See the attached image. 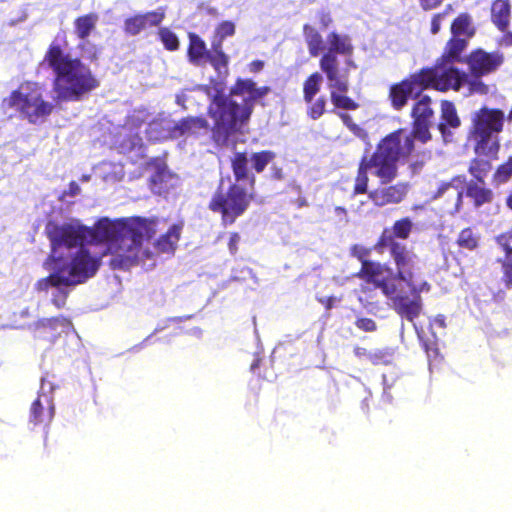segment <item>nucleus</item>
I'll use <instances>...</instances> for the list:
<instances>
[{
    "label": "nucleus",
    "mask_w": 512,
    "mask_h": 512,
    "mask_svg": "<svg viewBox=\"0 0 512 512\" xmlns=\"http://www.w3.org/2000/svg\"><path fill=\"white\" fill-rule=\"evenodd\" d=\"M188 57L192 64L201 66L207 63L210 52L207 51L205 42L195 34H189Z\"/></svg>",
    "instance_id": "aec40b11"
},
{
    "label": "nucleus",
    "mask_w": 512,
    "mask_h": 512,
    "mask_svg": "<svg viewBox=\"0 0 512 512\" xmlns=\"http://www.w3.org/2000/svg\"><path fill=\"white\" fill-rule=\"evenodd\" d=\"M326 100L324 97H320L314 103L311 104L308 110V114L312 119H318L322 116L325 111Z\"/></svg>",
    "instance_id": "c03bdc74"
},
{
    "label": "nucleus",
    "mask_w": 512,
    "mask_h": 512,
    "mask_svg": "<svg viewBox=\"0 0 512 512\" xmlns=\"http://www.w3.org/2000/svg\"><path fill=\"white\" fill-rule=\"evenodd\" d=\"M303 34L311 56L317 57L322 51H324L322 36L316 28L306 24L303 27Z\"/></svg>",
    "instance_id": "b1692460"
},
{
    "label": "nucleus",
    "mask_w": 512,
    "mask_h": 512,
    "mask_svg": "<svg viewBox=\"0 0 512 512\" xmlns=\"http://www.w3.org/2000/svg\"><path fill=\"white\" fill-rule=\"evenodd\" d=\"M501 62L500 56L482 50L472 53L468 60L471 71L476 75H483L495 70Z\"/></svg>",
    "instance_id": "f3484780"
},
{
    "label": "nucleus",
    "mask_w": 512,
    "mask_h": 512,
    "mask_svg": "<svg viewBox=\"0 0 512 512\" xmlns=\"http://www.w3.org/2000/svg\"><path fill=\"white\" fill-rule=\"evenodd\" d=\"M146 29L140 14L127 18L124 23V30L130 35H137Z\"/></svg>",
    "instance_id": "c9c22d12"
},
{
    "label": "nucleus",
    "mask_w": 512,
    "mask_h": 512,
    "mask_svg": "<svg viewBox=\"0 0 512 512\" xmlns=\"http://www.w3.org/2000/svg\"><path fill=\"white\" fill-rule=\"evenodd\" d=\"M235 33V25L230 21L222 22L216 29V36L213 41L219 42L222 46L223 40Z\"/></svg>",
    "instance_id": "ea45409f"
},
{
    "label": "nucleus",
    "mask_w": 512,
    "mask_h": 512,
    "mask_svg": "<svg viewBox=\"0 0 512 512\" xmlns=\"http://www.w3.org/2000/svg\"><path fill=\"white\" fill-rule=\"evenodd\" d=\"M441 120L442 122L438 125V128L444 139L447 140V126L451 128H457L460 126V119L453 103L449 101H443L441 103Z\"/></svg>",
    "instance_id": "5701e85b"
},
{
    "label": "nucleus",
    "mask_w": 512,
    "mask_h": 512,
    "mask_svg": "<svg viewBox=\"0 0 512 512\" xmlns=\"http://www.w3.org/2000/svg\"><path fill=\"white\" fill-rule=\"evenodd\" d=\"M504 114L500 110L480 109L473 117L475 151L479 155L493 156L498 151L497 134L502 130Z\"/></svg>",
    "instance_id": "1a4fd4ad"
},
{
    "label": "nucleus",
    "mask_w": 512,
    "mask_h": 512,
    "mask_svg": "<svg viewBox=\"0 0 512 512\" xmlns=\"http://www.w3.org/2000/svg\"><path fill=\"white\" fill-rule=\"evenodd\" d=\"M239 241H240V236L237 233H233L230 236L228 246H229V250H230L231 253H235L236 252L237 245H238Z\"/></svg>",
    "instance_id": "8fccbe9b"
},
{
    "label": "nucleus",
    "mask_w": 512,
    "mask_h": 512,
    "mask_svg": "<svg viewBox=\"0 0 512 512\" xmlns=\"http://www.w3.org/2000/svg\"><path fill=\"white\" fill-rule=\"evenodd\" d=\"M46 233L51 242L47 261L51 273L36 287L49 293L57 308L65 305L72 287L96 274L102 258L109 257L113 269H128L154 257L153 251L143 248L144 240L154 233L153 223L145 219L103 218L93 229L75 219L61 224L49 222Z\"/></svg>",
    "instance_id": "f257e3e1"
},
{
    "label": "nucleus",
    "mask_w": 512,
    "mask_h": 512,
    "mask_svg": "<svg viewBox=\"0 0 512 512\" xmlns=\"http://www.w3.org/2000/svg\"><path fill=\"white\" fill-rule=\"evenodd\" d=\"M327 42L329 48L320 60V68L326 75L331 101L337 108L355 110L358 104L346 96L349 67H354L351 40L346 35L331 32Z\"/></svg>",
    "instance_id": "39448f33"
},
{
    "label": "nucleus",
    "mask_w": 512,
    "mask_h": 512,
    "mask_svg": "<svg viewBox=\"0 0 512 512\" xmlns=\"http://www.w3.org/2000/svg\"><path fill=\"white\" fill-rule=\"evenodd\" d=\"M423 345H424V347L426 349V352H427V355H428L429 359L432 357V355H434V356L437 355L436 349L430 348L426 342H423Z\"/></svg>",
    "instance_id": "6e6d98bb"
},
{
    "label": "nucleus",
    "mask_w": 512,
    "mask_h": 512,
    "mask_svg": "<svg viewBox=\"0 0 512 512\" xmlns=\"http://www.w3.org/2000/svg\"><path fill=\"white\" fill-rule=\"evenodd\" d=\"M258 366V360L254 361V363L251 365V370H255Z\"/></svg>",
    "instance_id": "69168bd1"
},
{
    "label": "nucleus",
    "mask_w": 512,
    "mask_h": 512,
    "mask_svg": "<svg viewBox=\"0 0 512 512\" xmlns=\"http://www.w3.org/2000/svg\"><path fill=\"white\" fill-rule=\"evenodd\" d=\"M506 204L507 206L512 209V193L510 194V196L507 198V201H506Z\"/></svg>",
    "instance_id": "0e129e2a"
},
{
    "label": "nucleus",
    "mask_w": 512,
    "mask_h": 512,
    "mask_svg": "<svg viewBox=\"0 0 512 512\" xmlns=\"http://www.w3.org/2000/svg\"><path fill=\"white\" fill-rule=\"evenodd\" d=\"M511 6L509 0H495L491 7L492 22L504 31L510 21Z\"/></svg>",
    "instance_id": "4be33fe9"
},
{
    "label": "nucleus",
    "mask_w": 512,
    "mask_h": 512,
    "mask_svg": "<svg viewBox=\"0 0 512 512\" xmlns=\"http://www.w3.org/2000/svg\"><path fill=\"white\" fill-rule=\"evenodd\" d=\"M451 33L454 37L465 38L468 40L474 34V27L471 17L467 14L458 16L451 26Z\"/></svg>",
    "instance_id": "393cba45"
},
{
    "label": "nucleus",
    "mask_w": 512,
    "mask_h": 512,
    "mask_svg": "<svg viewBox=\"0 0 512 512\" xmlns=\"http://www.w3.org/2000/svg\"><path fill=\"white\" fill-rule=\"evenodd\" d=\"M182 225H172L166 234L162 235L155 243V248L161 253H173L180 239Z\"/></svg>",
    "instance_id": "412c9836"
},
{
    "label": "nucleus",
    "mask_w": 512,
    "mask_h": 512,
    "mask_svg": "<svg viewBox=\"0 0 512 512\" xmlns=\"http://www.w3.org/2000/svg\"><path fill=\"white\" fill-rule=\"evenodd\" d=\"M39 327L49 330L52 335L67 333L71 328V322L64 317L45 318L39 321Z\"/></svg>",
    "instance_id": "bb28decb"
},
{
    "label": "nucleus",
    "mask_w": 512,
    "mask_h": 512,
    "mask_svg": "<svg viewBox=\"0 0 512 512\" xmlns=\"http://www.w3.org/2000/svg\"><path fill=\"white\" fill-rule=\"evenodd\" d=\"M317 18L323 28H327L332 23V16L328 10L322 9L317 13Z\"/></svg>",
    "instance_id": "49530a36"
},
{
    "label": "nucleus",
    "mask_w": 512,
    "mask_h": 512,
    "mask_svg": "<svg viewBox=\"0 0 512 512\" xmlns=\"http://www.w3.org/2000/svg\"><path fill=\"white\" fill-rule=\"evenodd\" d=\"M262 67H263V63L262 62L254 61L250 65V70L256 72V71H259Z\"/></svg>",
    "instance_id": "4d7b16f0"
},
{
    "label": "nucleus",
    "mask_w": 512,
    "mask_h": 512,
    "mask_svg": "<svg viewBox=\"0 0 512 512\" xmlns=\"http://www.w3.org/2000/svg\"><path fill=\"white\" fill-rule=\"evenodd\" d=\"M98 21V16L96 14H88L82 17H79L75 20V33L76 35L85 40L95 29L96 23Z\"/></svg>",
    "instance_id": "cd10ccee"
},
{
    "label": "nucleus",
    "mask_w": 512,
    "mask_h": 512,
    "mask_svg": "<svg viewBox=\"0 0 512 512\" xmlns=\"http://www.w3.org/2000/svg\"><path fill=\"white\" fill-rule=\"evenodd\" d=\"M45 60L56 73L55 92L60 100H79L98 86L86 65L57 46L50 47Z\"/></svg>",
    "instance_id": "423d86ee"
},
{
    "label": "nucleus",
    "mask_w": 512,
    "mask_h": 512,
    "mask_svg": "<svg viewBox=\"0 0 512 512\" xmlns=\"http://www.w3.org/2000/svg\"><path fill=\"white\" fill-rule=\"evenodd\" d=\"M2 107L19 112L31 123H38L51 114L54 106L43 99V91L38 84L27 82L4 98Z\"/></svg>",
    "instance_id": "6e6552de"
},
{
    "label": "nucleus",
    "mask_w": 512,
    "mask_h": 512,
    "mask_svg": "<svg viewBox=\"0 0 512 512\" xmlns=\"http://www.w3.org/2000/svg\"><path fill=\"white\" fill-rule=\"evenodd\" d=\"M408 192V185L397 183L392 186L381 187L370 193L371 200L377 206L397 204L401 202Z\"/></svg>",
    "instance_id": "dca6fc26"
},
{
    "label": "nucleus",
    "mask_w": 512,
    "mask_h": 512,
    "mask_svg": "<svg viewBox=\"0 0 512 512\" xmlns=\"http://www.w3.org/2000/svg\"><path fill=\"white\" fill-rule=\"evenodd\" d=\"M503 43L507 46L512 45V34L509 33V34L505 35L503 38Z\"/></svg>",
    "instance_id": "13d9d810"
},
{
    "label": "nucleus",
    "mask_w": 512,
    "mask_h": 512,
    "mask_svg": "<svg viewBox=\"0 0 512 512\" xmlns=\"http://www.w3.org/2000/svg\"><path fill=\"white\" fill-rule=\"evenodd\" d=\"M336 301L337 299L335 297L328 298L326 303L327 308L330 309Z\"/></svg>",
    "instance_id": "052dcab7"
},
{
    "label": "nucleus",
    "mask_w": 512,
    "mask_h": 512,
    "mask_svg": "<svg viewBox=\"0 0 512 512\" xmlns=\"http://www.w3.org/2000/svg\"><path fill=\"white\" fill-rule=\"evenodd\" d=\"M206 130L207 122L200 117H189L176 121V138L196 136Z\"/></svg>",
    "instance_id": "6ab92c4d"
},
{
    "label": "nucleus",
    "mask_w": 512,
    "mask_h": 512,
    "mask_svg": "<svg viewBox=\"0 0 512 512\" xmlns=\"http://www.w3.org/2000/svg\"><path fill=\"white\" fill-rule=\"evenodd\" d=\"M467 40L465 38H459V37H452V39L448 42L446 51L443 54L441 60L435 65V66H446L449 68L454 69L452 66V63L454 61L459 60V56L462 53V51L466 48ZM456 70V68H455ZM457 71L460 73L461 76H463V80L461 83V86L466 81V75L464 73H461L458 69Z\"/></svg>",
    "instance_id": "a211bd4d"
},
{
    "label": "nucleus",
    "mask_w": 512,
    "mask_h": 512,
    "mask_svg": "<svg viewBox=\"0 0 512 512\" xmlns=\"http://www.w3.org/2000/svg\"><path fill=\"white\" fill-rule=\"evenodd\" d=\"M490 169V164L487 161L475 160L471 163L469 171L478 181H483Z\"/></svg>",
    "instance_id": "e433bc0d"
},
{
    "label": "nucleus",
    "mask_w": 512,
    "mask_h": 512,
    "mask_svg": "<svg viewBox=\"0 0 512 512\" xmlns=\"http://www.w3.org/2000/svg\"><path fill=\"white\" fill-rule=\"evenodd\" d=\"M430 98L424 96L421 98L412 110L414 118V135L422 142L430 138L429 127L433 118V111L430 108Z\"/></svg>",
    "instance_id": "f8f14e48"
},
{
    "label": "nucleus",
    "mask_w": 512,
    "mask_h": 512,
    "mask_svg": "<svg viewBox=\"0 0 512 512\" xmlns=\"http://www.w3.org/2000/svg\"><path fill=\"white\" fill-rule=\"evenodd\" d=\"M146 117L145 111H137L131 115L125 125L115 128L111 144L120 153L130 154L132 161L145 156L142 139L139 136L140 122Z\"/></svg>",
    "instance_id": "9b49d317"
},
{
    "label": "nucleus",
    "mask_w": 512,
    "mask_h": 512,
    "mask_svg": "<svg viewBox=\"0 0 512 512\" xmlns=\"http://www.w3.org/2000/svg\"><path fill=\"white\" fill-rule=\"evenodd\" d=\"M496 242L503 247L506 256L502 263L503 272H512V247L508 245L507 235H499Z\"/></svg>",
    "instance_id": "f704fd0d"
},
{
    "label": "nucleus",
    "mask_w": 512,
    "mask_h": 512,
    "mask_svg": "<svg viewBox=\"0 0 512 512\" xmlns=\"http://www.w3.org/2000/svg\"><path fill=\"white\" fill-rule=\"evenodd\" d=\"M322 83L323 77L318 72H315L308 77L303 87L304 100L307 103H310L314 96L319 92Z\"/></svg>",
    "instance_id": "c756f323"
},
{
    "label": "nucleus",
    "mask_w": 512,
    "mask_h": 512,
    "mask_svg": "<svg viewBox=\"0 0 512 512\" xmlns=\"http://www.w3.org/2000/svg\"><path fill=\"white\" fill-rule=\"evenodd\" d=\"M452 11L451 5H447L445 10L441 13L435 14L431 21V33L437 34L441 29L442 21L448 16Z\"/></svg>",
    "instance_id": "79ce46f5"
},
{
    "label": "nucleus",
    "mask_w": 512,
    "mask_h": 512,
    "mask_svg": "<svg viewBox=\"0 0 512 512\" xmlns=\"http://www.w3.org/2000/svg\"><path fill=\"white\" fill-rule=\"evenodd\" d=\"M480 233L473 228H465L460 231L457 238V244L460 248L474 251L480 243Z\"/></svg>",
    "instance_id": "a878e982"
},
{
    "label": "nucleus",
    "mask_w": 512,
    "mask_h": 512,
    "mask_svg": "<svg viewBox=\"0 0 512 512\" xmlns=\"http://www.w3.org/2000/svg\"><path fill=\"white\" fill-rule=\"evenodd\" d=\"M105 181H118L124 176L123 166L121 164L105 162L99 165L96 169Z\"/></svg>",
    "instance_id": "c85d7f7f"
},
{
    "label": "nucleus",
    "mask_w": 512,
    "mask_h": 512,
    "mask_svg": "<svg viewBox=\"0 0 512 512\" xmlns=\"http://www.w3.org/2000/svg\"><path fill=\"white\" fill-rule=\"evenodd\" d=\"M355 326L365 332H374L377 329L375 321L365 317H358L355 321Z\"/></svg>",
    "instance_id": "a18cd8bd"
},
{
    "label": "nucleus",
    "mask_w": 512,
    "mask_h": 512,
    "mask_svg": "<svg viewBox=\"0 0 512 512\" xmlns=\"http://www.w3.org/2000/svg\"><path fill=\"white\" fill-rule=\"evenodd\" d=\"M508 241L512 239V229L506 234Z\"/></svg>",
    "instance_id": "338daca9"
},
{
    "label": "nucleus",
    "mask_w": 512,
    "mask_h": 512,
    "mask_svg": "<svg viewBox=\"0 0 512 512\" xmlns=\"http://www.w3.org/2000/svg\"><path fill=\"white\" fill-rule=\"evenodd\" d=\"M70 189L72 194H77L79 191V186L76 183H71Z\"/></svg>",
    "instance_id": "680f3d73"
},
{
    "label": "nucleus",
    "mask_w": 512,
    "mask_h": 512,
    "mask_svg": "<svg viewBox=\"0 0 512 512\" xmlns=\"http://www.w3.org/2000/svg\"><path fill=\"white\" fill-rule=\"evenodd\" d=\"M512 175V158L507 163L501 165L495 173V179L499 183L506 182Z\"/></svg>",
    "instance_id": "37998d69"
},
{
    "label": "nucleus",
    "mask_w": 512,
    "mask_h": 512,
    "mask_svg": "<svg viewBox=\"0 0 512 512\" xmlns=\"http://www.w3.org/2000/svg\"><path fill=\"white\" fill-rule=\"evenodd\" d=\"M413 228L409 218L397 220L392 227L385 228L377 243V249H387L394 261V272L386 264L364 262L361 274L368 282L379 288L387 298L388 305L395 312L413 323L422 340L420 331L414 320L421 314L423 302L421 293L429 292L430 284L421 277V266L418 256L405 244L396 239H407Z\"/></svg>",
    "instance_id": "f03ea898"
},
{
    "label": "nucleus",
    "mask_w": 512,
    "mask_h": 512,
    "mask_svg": "<svg viewBox=\"0 0 512 512\" xmlns=\"http://www.w3.org/2000/svg\"><path fill=\"white\" fill-rule=\"evenodd\" d=\"M52 390V385L46 383L44 380L41 384L42 394L32 403L30 421L34 424H41L49 422L53 418L54 407L52 405V399L50 396L45 394V391Z\"/></svg>",
    "instance_id": "4468645a"
},
{
    "label": "nucleus",
    "mask_w": 512,
    "mask_h": 512,
    "mask_svg": "<svg viewBox=\"0 0 512 512\" xmlns=\"http://www.w3.org/2000/svg\"><path fill=\"white\" fill-rule=\"evenodd\" d=\"M465 180L456 177L450 182L441 183L438 187L435 198H444L450 204L447 211L450 214L457 213L462 203V196L465 191Z\"/></svg>",
    "instance_id": "ddd939ff"
},
{
    "label": "nucleus",
    "mask_w": 512,
    "mask_h": 512,
    "mask_svg": "<svg viewBox=\"0 0 512 512\" xmlns=\"http://www.w3.org/2000/svg\"><path fill=\"white\" fill-rule=\"evenodd\" d=\"M503 281L507 288H512V272H503Z\"/></svg>",
    "instance_id": "603ef678"
},
{
    "label": "nucleus",
    "mask_w": 512,
    "mask_h": 512,
    "mask_svg": "<svg viewBox=\"0 0 512 512\" xmlns=\"http://www.w3.org/2000/svg\"><path fill=\"white\" fill-rule=\"evenodd\" d=\"M159 36L164 44V46L168 50H176L179 46V41L177 36L168 28H161L159 31Z\"/></svg>",
    "instance_id": "58836bf2"
},
{
    "label": "nucleus",
    "mask_w": 512,
    "mask_h": 512,
    "mask_svg": "<svg viewBox=\"0 0 512 512\" xmlns=\"http://www.w3.org/2000/svg\"><path fill=\"white\" fill-rule=\"evenodd\" d=\"M251 199V194L241 186L236 184L225 186V183L221 182L210 200L209 209L221 213L225 225L232 224L237 217L245 212Z\"/></svg>",
    "instance_id": "9d476101"
},
{
    "label": "nucleus",
    "mask_w": 512,
    "mask_h": 512,
    "mask_svg": "<svg viewBox=\"0 0 512 512\" xmlns=\"http://www.w3.org/2000/svg\"><path fill=\"white\" fill-rule=\"evenodd\" d=\"M463 76L452 68L440 65L422 69L409 79L396 84L390 89L392 105L396 109L402 108L408 98L417 96L423 89L434 88L439 91L461 88Z\"/></svg>",
    "instance_id": "0eeeda50"
},
{
    "label": "nucleus",
    "mask_w": 512,
    "mask_h": 512,
    "mask_svg": "<svg viewBox=\"0 0 512 512\" xmlns=\"http://www.w3.org/2000/svg\"><path fill=\"white\" fill-rule=\"evenodd\" d=\"M160 330H161V328H156L155 333L159 332Z\"/></svg>",
    "instance_id": "774afa93"
},
{
    "label": "nucleus",
    "mask_w": 512,
    "mask_h": 512,
    "mask_svg": "<svg viewBox=\"0 0 512 512\" xmlns=\"http://www.w3.org/2000/svg\"><path fill=\"white\" fill-rule=\"evenodd\" d=\"M176 121L170 115L161 113L153 119L146 128V134L150 141H162L176 138Z\"/></svg>",
    "instance_id": "2eb2a0df"
},
{
    "label": "nucleus",
    "mask_w": 512,
    "mask_h": 512,
    "mask_svg": "<svg viewBox=\"0 0 512 512\" xmlns=\"http://www.w3.org/2000/svg\"><path fill=\"white\" fill-rule=\"evenodd\" d=\"M355 355L359 358L361 357H369V353L367 352V350L365 348H362V347H357L355 350Z\"/></svg>",
    "instance_id": "864d4df0"
},
{
    "label": "nucleus",
    "mask_w": 512,
    "mask_h": 512,
    "mask_svg": "<svg viewBox=\"0 0 512 512\" xmlns=\"http://www.w3.org/2000/svg\"><path fill=\"white\" fill-rule=\"evenodd\" d=\"M341 120L343 121L344 125L357 137L366 140L367 133L364 129H362L360 126L355 124L351 118L350 115L346 113H340L339 114Z\"/></svg>",
    "instance_id": "a19ab883"
},
{
    "label": "nucleus",
    "mask_w": 512,
    "mask_h": 512,
    "mask_svg": "<svg viewBox=\"0 0 512 512\" xmlns=\"http://www.w3.org/2000/svg\"><path fill=\"white\" fill-rule=\"evenodd\" d=\"M412 149V132L400 129L387 135L373 154L362 158L355 182V193L366 192L368 173L379 178L382 184L391 182L397 176L398 161L409 156Z\"/></svg>",
    "instance_id": "20e7f679"
},
{
    "label": "nucleus",
    "mask_w": 512,
    "mask_h": 512,
    "mask_svg": "<svg viewBox=\"0 0 512 512\" xmlns=\"http://www.w3.org/2000/svg\"><path fill=\"white\" fill-rule=\"evenodd\" d=\"M467 196L474 200L475 206L479 207L492 199V192L479 184H470L467 187Z\"/></svg>",
    "instance_id": "7c9ffc66"
},
{
    "label": "nucleus",
    "mask_w": 512,
    "mask_h": 512,
    "mask_svg": "<svg viewBox=\"0 0 512 512\" xmlns=\"http://www.w3.org/2000/svg\"><path fill=\"white\" fill-rule=\"evenodd\" d=\"M473 90L477 91V92L484 93L485 92V87L483 86V84L478 83V84L474 85Z\"/></svg>",
    "instance_id": "bf43d9fd"
},
{
    "label": "nucleus",
    "mask_w": 512,
    "mask_h": 512,
    "mask_svg": "<svg viewBox=\"0 0 512 512\" xmlns=\"http://www.w3.org/2000/svg\"><path fill=\"white\" fill-rule=\"evenodd\" d=\"M334 213H335V215H336L337 217H339L340 219H344V218H345V216H346V211H345V209H344V208H342V207H336V208L334 209Z\"/></svg>",
    "instance_id": "5fc2aeb1"
},
{
    "label": "nucleus",
    "mask_w": 512,
    "mask_h": 512,
    "mask_svg": "<svg viewBox=\"0 0 512 512\" xmlns=\"http://www.w3.org/2000/svg\"><path fill=\"white\" fill-rule=\"evenodd\" d=\"M368 359H369L372 363H374V364H376V363L378 362V361H377V360H378V358H377V355H376V354L369 353V357H368Z\"/></svg>",
    "instance_id": "e2e57ef3"
},
{
    "label": "nucleus",
    "mask_w": 512,
    "mask_h": 512,
    "mask_svg": "<svg viewBox=\"0 0 512 512\" xmlns=\"http://www.w3.org/2000/svg\"><path fill=\"white\" fill-rule=\"evenodd\" d=\"M145 28L153 27L159 25L164 17H165V10L163 8H158L154 11L147 12L145 14H140Z\"/></svg>",
    "instance_id": "4c0bfd02"
},
{
    "label": "nucleus",
    "mask_w": 512,
    "mask_h": 512,
    "mask_svg": "<svg viewBox=\"0 0 512 512\" xmlns=\"http://www.w3.org/2000/svg\"><path fill=\"white\" fill-rule=\"evenodd\" d=\"M172 176L166 171H159L151 178V189L156 194H163L167 189V180Z\"/></svg>",
    "instance_id": "72a5a7b5"
},
{
    "label": "nucleus",
    "mask_w": 512,
    "mask_h": 512,
    "mask_svg": "<svg viewBox=\"0 0 512 512\" xmlns=\"http://www.w3.org/2000/svg\"><path fill=\"white\" fill-rule=\"evenodd\" d=\"M208 61L218 74L211 86L183 90L176 95V103L187 108L191 99L206 97L210 101L209 114L214 120L213 139L218 146L234 148L242 125L249 119L254 103L264 97L268 88L256 87L251 80H238L229 96H224V79L228 74V56L219 42L212 41Z\"/></svg>",
    "instance_id": "7ed1b4c3"
},
{
    "label": "nucleus",
    "mask_w": 512,
    "mask_h": 512,
    "mask_svg": "<svg viewBox=\"0 0 512 512\" xmlns=\"http://www.w3.org/2000/svg\"><path fill=\"white\" fill-rule=\"evenodd\" d=\"M275 158V154L271 151H262L253 153L250 158L254 169L259 173Z\"/></svg>",
    "instance_id": "2f4dec72"
},
{
    "label": "nucleus",
    "mask_w": 512,
    "mask_h": 512,
    "mask_svg": "<svg viewBox=\"0 0 512 512\" xmlns=\"http://www.w3.org/2000/svg\"><path fill=\"white\" fill-rule=\"evenodd\" d=\"M431 326L434 327V326H437L439 328H445V318L444 316L442 315H438L436 316L432 322H431Z\"/></svg>",
    "instance_id": "3c124183"
},
{
    "label": "nucleus",
    "mask_w": 512,
    "mask_h": 512,
    "mask_svg": "<svg viewBox=\"0 0 512 512\" xmlns=\"http://www.w3.org/2000/svg\"><path fill=\"white\" fill-rule=\"evenodd\" d=\"M444 0H419L420 6L424 10H432L438 7Z\"/></svg>",
    "instance_id": "09e8293b"
},
{
    "label": "nucleus",
    "mask_w": 512,
    "mask_h": 512,
    "mask_svg": "<svg viewBox=\"0 0 512 512\" xmlns=\"http://www.w3.org/2000/svg\"><path fill=\"white\" fill-rule=\"evenodd\" d=\"M351 252H352V255H353V256H356L357 258H359V259L362 261V265L364 264V262H367L366 260H364V257L366 256V254H367V253H366V250H365L363 247H361V246H359V245H354V246L352 247V249H351ZM361 269H363V267H362ZM360 271H362V270H360ZM359 276H360L362 279H364L367 283H369V282L367 281V279H365V278L363 277V275L361 274V272H359Z\"/></svg>",
    "instance_id": "de8ad7c7"
},
{
    "label": "nucleus",
    "mask_w": 512,
    "mask_h": 512,
    "mask_svg": "<svg viewBox=\"0 0 512 512\" xmlns=\"http://www.w3.org/2000/svg\"><path fill=\"white\" fill-rule=\"evenodd\" d=\"M250 161L246 154L236 153L232 161L234 174L237 180L246 178L247 176V164Z\"/></svg>",
    "instance_id": "473e14b6"
}]
</instances>
